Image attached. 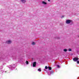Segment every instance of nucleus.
I'll list each match as a JSON object with an SVG mask.
<instances>
[{
  "label": "nucleus",
  "instance_id": "obj_17",
  "mask_svg": "<svg viewBox=\"0 0 79 79\" xmlns=\"http://www.w3.org/2000/svg\"><path fill=\"white\" fill-rule=\"evenodd\" d=\"M48 2H50V0H48Z\"/></svg>",
  "mask_w": 79,
  "mask_h": 79
},
{
  "label": "nucleus",
  "instance_id": "obj_13",
  "mask_svg": "<svg viewBox=\"0 0 79 79\" xmlns=\"http://www.w3.org/2000/svg\"><path fill=\"white\" fill-rule=\"evenodd\" d=\"M69 52H70V51H71V48H69Z\"/></svg>",
  "mask_w": 79,
  "mask_h": 79
},
{
  "label": "nucleus",
  "instance_id": "obj_5",
  "mask_svg": "<svg viewBox=\"0 0 79 79\" xmlns=\"http://www.w3.org/2000/svg\"><path fill=\"white\" fill-rule=\"evenodd\" d=\"M20 2L22 3H25L26 2V0H20Z\"/></svg>",
  "mask_w": 79,
  "mask_h": 79
},
{
  "label": "nucleus",
  "instance_id": "obj_6",
  "mask_svg": "<svg viewBox=\"0 0 79 79\" xmlns=\"http://www.w3.org/2000/svg\"><path fill=\"white\" fill-rule=\"evenodd\" d=\"M36 65V62H33V67H35V66Z\"/></svg>",
  "mask_w": 79,
  "mask_h": 79
},
{
  "label": "nucleus",
  "instance_id": "obj_14",
  "mask_svg": "<svg viewBox=\"0 0 79 79\" xmlns=\"http://www.w3.org/2000/svg\"><path fill=\"white\" fill-rule=\"evenodd\" d=\"M77 63H78V64H79V61H77Z\"/></svg>",
  "mask_w": 79,
  "mask_h": 79
},
{
  "label": "nucleus",
  "instance_id": "obj_3",
  "mask_svg": "<svg viewBox=\"0 0 79 79\" xmlns=\"http://www.w3.org/2000/svg\"><path fill=\"white\" fill-rule=\"evenodd\" d=\"M42 3V5H47V2H46L45 1H43L41 2Z\"/></svg>",
  "mask_w": 79,
  "mask_h": 79
},
{
  "label": "nucleus",
  "instance_id": "obj_11",
  "mask_svg": "<svg viewBox=\"0 0 79 79\" xmlns=\"http://www.w3.org/2000/svg\"><path fill=\"white\" fill-rule=\"evenodd\" d=\"M38 71H41V69H38Z\"/></svg>",
  "mask_w": 79,
  "mask_h": 79
},
{
  "label": "nucleus",
  "instance_id": "obj_2",
  "mask_svg": "<svg viewBox=\"0 0 79 79\" xmlns=\"http://www.w3.org/2000/svg\"><path fill=\"white\" fill-rule=\"evenodd\" d=\"M6 43L7 44H10L12 43V40H8L6 41Z\"/></svg>",
  "mask_w": 79,
  "mask_h": 79
},
{
  "label": "nucleus",
  "instance_id": "obj_15",
  "mask_svg": "<svg viewBox=\"0 0 79 79\" xmlns=\"http://www.w3.org/2000/svg\"><path fill=\"white\" fill-rule=\"evenodd\" d=\"M57 67H58V68H60V66H59V65H57Z\"/></svg>",
  "mask_w": 79,
  "mask_h": 79
},
{
  "label": "nucleus",
  "instance_id": "obj_8",
  "mask_svg": "<svg viewBox=\"0 0 79 79\" xmlns=\"http://www.w3.org/2000/svg\"><path fill=\"white\" fill-rule=\"evenodd\" d=\"M48 69L49 70H51V69H52V67H51L50 66H48Z\"/></svg>",
  "mask_w": 79,
  "mask_h": 79
},
{
  "label": "nucleus",
  "instance_id": "obj_10",
  "mask_svg": "<svg viewBox=\"0 0 79 79\" xmlns=\"http://www.w3.org/2000/svg\"><path fill=\"white\" fill-rule=\"evenodd\" d=\"M26 63L27 64H29V62L27 61H26Z\"/></svg>",
  "mask_w": 79,
  "mask_h": 79
},
{
  "label": "nucleus",
  "instance_id": "obj_19",
  "mask_svg": "<svg viewBox=\"0 0 79 79\" xmlns=\"http://www.w3.org/2000/svg\"><path fill=\"white\" fill-rule=\"evenodd\" d=\"M5 73H6V71H5Z\"/></svg>",
  "mask_w": 79,
  "mask_h": 79
},
{
  "label": "nucleus",
  "instance_id": "obj_1",
  "mask_svg": "<svg viewBox=\"0 0 79 79\" xmlns=\"http://www.w3.org/2000/svg\"><path fill=\"white\" fill-rule=\"evenodd\" d=\"M71 23H73V20L68 19L66 20L65 22L67 24H69Z\"/></svg>",
  "mask_w": 79,
  "mask_h": 79
},
{
  "label": "nucleus",
  "instance_id": "obj_4",
  "mask_svg": "<svg viewBox=\"0 0 79 79\" xmlns=\"http://www.w3.org/2000/svg\"><path fill=\"white\" fill-rule=\"evenodd\" d=\"M79 60V58L77 57H75L73 59V60L74 61H77Z\"/></svg>",
  "mask_w": 79,
  "mask_h": 79
},
{
  "label": "nucleus",
  "instance_id": "obj_12",
  "mask_svg": "<svg viewBox=\"0 0 79 79\" xmlns=\"http://www.w3.org/2000/svg\"><path fill=\"white\" fill-rule=\"evenodd\" d=\"M45 69H48V67H47V66H45Z\"/></svg>",
  "mask_w": 79,
  "mask_h": 79
},
{
  "label": "nucleus",
  "instance_id": "obj_16",
  "mask_svg": "<svg viewBox=\"0 0 79 79\" xmlns=\"http://www.w3.org/2000/svg\"><path fill=\"white\" fill-rule=\"evenodd\" d=\"M51 73H53V70H52Z\"/></svg>",
  "mask_w": 79,
  "mask_h": 79
},
{
  "label": "nucleus",
  "instance_id": "obj_18",
  "mask_svg": "<svg viewBox=\"0 0 79 79\" xmlns=\"http://www.w3.org/2000/svg\"><path fill=\"white\" fill-rule=\"evenodd\" d=\"M62 18H64V16H62Z\"/></svg>",
  "mask_w": 79,
  "mask_h": 79
},
{
  "label": "nucleus",
  "instance_id": "obj_7",
  "mask_svg": "<svg viewBox=\"0 0 79 79\" xmlns=\"http://www.w3.org/2000/svg\"><path fill=\"white\" fill-rule=\"evenodd\" d=\"M67 50H68L67 49H64V51L65 52H67Z\"/></svg>",
  "mask_w": 79,
  "mask_h": 79
},
{
  "label": "nucleus",
  "instance_id": "obj_9",
  "mask_svg": "<svg viewBox=\"0 0 79 79\" xmlns=\"http://www.w3.org/2000/svg\"><path fill=\"white\" fill-rule=\"evenodd\" d=\"M32 45H35V43L34 42H32Z\"/></svg>",
  "mask_w": 79,
  "mask_h": 79
}]
</instances>
